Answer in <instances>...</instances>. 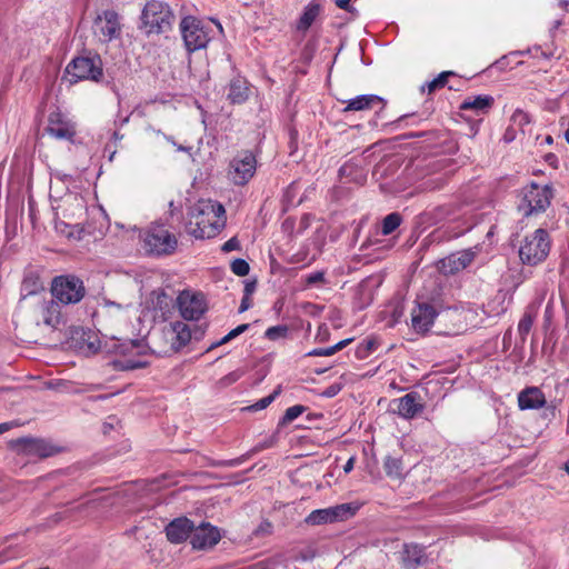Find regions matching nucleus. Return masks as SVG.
Wrapping results in <instances>:
<instances>
[{"mask_svg":"<svg viewBox=\"0 0 569 569\" xmlns=\"http://www.w3.org/2000/svg\"><path fill=\"white\" fill-rule=\"evenodd\" d=\"M248 328H249L248 323H243V325L238 326L237 328L232 329L228 335H226L223 338H221L219 341L211 343L208 347L207 351H210V350H212V349H214V348H217L219 346H222V345L229 342L233 338H236L239 335L243 333Z\"/></svg>","mask_w":569,"mask_h":569,"instance_id":"obj_35","label":"nucleus"},{"mask_svg":"<svg viewBox=\"0 0 569 569\" xmlns=\"http://www.w3.org/2000/svg\"><path fill=\"white\" fill-rule=\"evenodd\" d=\"M546 402V397L538 387H527L518 393V406L521 410L539 409Z\"/></svg>","mask_w":569,"mask_h":569,"instance_id":"obj_21","label":"nucleus"},{"mask_svg":"<svg viewBox=\"0 0 569 569\" xmlns=\"http://www.w3.org/2000/svg\"><path fill=\"white\" fill-rule=\"evenodd\" d=\"M51 293L60 303L76 305L86 296V287L76 276H58L51 282Z\"/></svg>","mask_w":569,"mask_h":569,"instance_id":"obj_5","label":"nucleus"},{"mask_svg":"<svg viewBox=\"0 0 569 569\" xmlns=\"http://www.w3.org/2000/svg\"><path fill=\"white\" fill-rule=\"evenodd\" d=\"M382 101L383 100L376 94H361L356 98L342 101L346 103L342 112L370 110L373 107L381 104Z\"/></svg>","mask_w":569,"mask_h":569,"instance_id":"obj_24","label":"nucleus"},{"mask_svg":"<svg viewBox=\"0 0 569 569\" xmlns=\"http://www.w3.org/2000/svg\"><path fill=\"white\" fill-rule=\"evenodd\" d=\"M180 30L188 51L192 52L207 46L208 34L194 17H184L180 22Z\"/></svg>","mask_w":569,"mask_h":569,"instance_id":"obj_11","label":"nucleus"},{"mask_svg":"<svg viewBox=\"0 0 569 569\" xmlns=\"http://www.w3.org/2000/svg\"><path fill=\"white\" fill-rule=\"evenodd\" d=\"M22 299L32 297L33 302L37 301V297H44V288L37 277L28 276L22 281Z\"/></svg>","mask_w":569,"mask_h":569,"instance_id":"obj_26","label":"nucleus"},{"mask_svg":"<svg viewBox=\"0 0 569 569\" xmlns=\"http://www.w3.org/2000/svg\"><path fill=\"white\" fill-rule=\"evenodd\" d=\"M249 88L247 81L241 77H236L230 81L228 99L232 103H242L248 99Z\"/></svg>","mask_w":569,"mask_h":569,"instance_id":"obj_25","label":"nucleus"},{"mask_svg":"<svg viewBox=\"0 0 569 569\" xmlns=\"http://www.w3.org/2000/svg\"><path fill=\"white\" fill-rule=\"evenodd\" d=\"M126 308L127 306L106 300L99 311V316L103 318L120 317L124 313Z\"/></svg>","mask_w":569,"mask_h":569,"instance_id":"obj_31","label":"nucleus"},{"mask_svg":"<svg viewBox=\"0 0 569 569\" xmlns=\"http://www.w3.org/2000/svg\"><path fill=\"white\" fill-rule=\"evenodd\" d=\"M566 470L569 473V463L566 465Z\"/></svg>","mask_w":569,"mask_h":569,"instance_id":"obj_57","label":"nucleus"},{"mask_svg":"<svg viewBox=\"0 0 569 569\" xmlns=\"http://www.w3.org/2000/svg\"><path fill=\"white\" fill-rule=\"evenodd\" d=\"M221 249L224 252H231L233 250H238V249H240V242L236 237H233V238L229 239L227 242H224Z\"/></svg>","mask_w":569,"mask_h":569,"instance_id":"obj_44","label":"nucleus"},{"mask_svg":"<svg viewBox=\"0 0 569 569\" xmlns=\"http://www.w3.org/2000/svg\"><path fill=\"white\" fill-rule=\"evenodd\" d=\"M173 19L169 6L158 0L147 2L141 13L142 27L148 34L169 31Z\"/></svg>","mask_w":569,"mask_h":569,"instance_id":"obj_3","label":"nucleus"},{"mask_svg":"<svg viewBox=\"0 0 569 569\" xmlns=\"http://www.w3.org/2000/svg\"><path fill=\"white\" fill-rule=\"evenodd\" d=\"M395 410L403 418L411 419L420 415L423 410V403L417 392H409L395 400Z\"/></svg>","mask_w":569,"mask_h":569,"instance_id":"obj_20","label":"nucleus"},{"mask_svg":"<svg viewBox=\"0 0 569 569\" xmlns=\"http://www.w3.org/2000/svg\"><path fill=\"white\" fill-rule=\"evenodd\" d=\"M550 249L551 239L548 231L539 228L522 239L519 258L523 264L537 266L547 259Z\"/></svg>","mask_w":569,"mask_h":569,"instance_id":"obj_2","label":"nucleus"},{"mask_svg":"<svg viewBox=\"0 0 569 569\" xmlns=\"http://www.w3.org/2000/svg\"><path fill=\"white\" fill-rule=\"evenodd\" d=\"M320 12V6L318 3H310L302 13L299 23L298 29L300 30H307L312 22L316 20Z\"/></svg>","mask_w":569,"mask_h":569,"instance_id":"obj_28","label":"nucleus"},{"mask_svg":"<svg viewBox=\"0 0 569 569\" xmlns=\"http://www.w3.org/2000/svg\"><path fill=\"white\" fill-rule=\"evenodd\" d=\"M187 231L197 239H210L226 227L223 206L211 199H200L190 210Z\"/></svg>","mask_w":569,"mask_h":569,"instance_id":"obj_1","label":"nucleus"},{"mask_svg":"<svg viewBox=\"0 0 569 569\" xmlns=\"http://www.w3.org/2000/svg\"><path fill=\"white\" fill-rule=\"evenodd\" d=\"M533 325V316L527 311L523 317L520 319L518 325V332L521 336L522 341L526 340V337L530 332Z\"/></svg>","mask_w":569,"mask_h":569,"instance_id":"obj_36","label":"nucleus"},{"mask_svg":"<svg viewBox=\"0 0 569 569\" xmlns=\"http://www.w3.org/2000/svg\"><path fill=\"white\" fill-rule=\"evenodd\" d=\"M341 390V386L340 385H331L329 386L325 391H323V395L326 397H335L339 391Z\"/></svg>","mask_w":569,"mask_h":569,"instance_id":"obj_45","label":"nucleus"},{"mask_svg":"<svg viewBox=\"0 0 569 569\" xmlns=\"http://www.w3.org/2000/svg\"><path fill=\"white\" fill-rule=\"evenodd\" d=\"M401 559L405 569H418L428 560L425 548L417 543H406Z\"/></svg>","mask_w":569,"mask_h":569,"instance_id":"obj_22","label":"nucleus"},{"mask_svg":"<svg viewBox=\"0 0 569 569\" xmlns=\"http://www.w3.org/2000/svg\"><path fill=\"white\" fill-rule=\"evenodd\" d=\"M144 249L151 254H170L177 248V238L163 226L150 227L143 237Z\"/></svg>","mask_w":569,"mask_h":569,"instance_id":"obj_7","label":"nucleus"},{"mask_svg":"<svg viewBox=\"0 0 569 569\" xmlns=\"http://www.w3.org/2000/svg\"><path fill=\"white\" fill-rule=\"evenodd\" d=\"M289 328L284 325L270 327L266 330L264 336L269 340H277L287 337Z\"/></svg>","mask_w":569,"mask_h":569,"instance_id":"obj_38","label":"nucleus"},{"mask_svg":"<svg viewBox=\"0 0 569 569\" xmlns=\"http://www.w3.org/2000/svg\"><path fill=\"white\" fill-rule=\"evenodd\" d=\"M356 508L350 503H341L325 509H317L311 511L307 518L306 523L310 526H319L343 521L353 516Z\"/></svg>","mask_w":569,"mask_h":569,"instance_id":"obj_10","label":"nucleus"},{"mask_svg":"<svg viewBox=\"0 0 569 569\" xmlns=\"http://www.w3.org/2000/svg\"><path fill=\"white\" fill-rule=\"evenodd\" d=\"M179 310L183 319L198 320L206 311V302L201 295L182 292L178 298Z\"/></svg>","mask_w":569,"mask_h":569,"instance_id":"obj_14","label":"nucleus"},{"mask_svg":"<svg viewBox=\"0 0 569 569\" xmlns=\"http://www.w3.org/2000/svg\"><path fill=\"white\" fill-rule=\"evenodd\" d=\"M4 430H6V429H0V433H1L2 431H4Z\"/></svg>","mask_w":569,"mask_h":569,"instance_id":"obj_58","label":"nucleus"},{"mask_svg":"<svg viewBox=\"0 0 569 569\" xmlns=\"http://www.w3.org/2000/svg\"><path fill=\"white\" fill-rule=\"evenodd\" d=\"M94 31L103 42H109L120 34L119 14L114 10H104L94 19Z\"/></svg>","mask_w":569,"mask_h":569,"instance_id":"obj_13","label":"nucleus"},{"mask_svg":"<svg viewBox=\"0 0 569 569\" xmlns=\"http://www.w3.org/2000/svg\"><path fill=\"white\" fill-rule=\"evenodd\" d=\"M383 468L388 477L392 479L402 478V462L400 459L393 457H386L383 461Z\"/></svg>","mask_w":569,"mask_h":569,"instance_id":"obj_30","label":"nucleus"},{"mask_svg":"<svg viewBox=\"0 0 569 569\" xmlns=\"http://www.w3.org/2000/svg\"><path fill=\"white\" fill-rule=\"evenodd\" d=\"M46 131L56 139L73 141L77 127L67 116L60 111H54L49 114Z\"/></svg>","mask_w":569,"mask_h":569,"instance_id":"obj_12","label":"nucleus"},{"mask_svg":"<svg viewBox=\"0 0 569 569\" xmlns=\"http://www.w3.org/2000/svg\"><path fill=\"white\" fill-rule=\"evenodd\" d=\"M251 305H252L251 297L243 296L240 307H239V312L241 313V312L247 311L251 307Z\"/></svg>","mask_w":569,"mask_h":569,"instance_id":"obj_46","label":"nucleus"},{"mask_svg":"<svg viewBox=\"0 0 569 569\" xmlns=\"http://www.w3.org/2000/svg\"><path fill=\"white\" fill-rule=\"evenodd\" d=\"M475 249H466L452 253L440 261V269L445 273H456L467 268L476 258Z\"/></svg>","mask_w":569,"mask_h":569,"instance_id":"obj_18","label":"nucleus"},{"mask_svg":"<svg viewBox=\"0 0 569 569\" xmlns=\"http://www.w3.org/2000/svg\"><path fill=\"white\" fill-rule=\"evenodd\" d=\"M402 218L398 212H392L386 216L382 220L381 232L383 236L392 233L401 223Z\"/></svg>","mask_w":569,"mask_h":569,"instance_id":"obj_32","label":"nucleus"},{"mask_svg":"<svg viewBox=\"0 0 569 569\" xmlns=\"http://www.w3.org/2000/svg\"><path fill=\"white\" fill-rule=\"evenodd\" d=\"M148 365L146 360H142L140 358H133L129 357L123 360H116L114 366L121 370H133L143 368Z\"/></svg>","mask_w":569,"mask_h":569,"instance_id":"obj_34","label":"nucleus"},{"mask_svg":"<svg viewBox=\"0 0 569 569\" xmlns=\"http://www.w3.org/2000/svg\"><path fill=\"white\" fill-rule=\"evenodd\" d=\"M177 149L179 151H186V152H189L191 150V148H188V147H183V146H178Z\"/></svg>","mask_w":569,"mask_h":569,"instance_id":"obj_52","label":"nucleus"},{"mask_svg":"<svg viewBox=\"0 0 569 569\" xmlns=\"http://www.w3.org/2000/svg\"><path fill=\"white\" fill-rule=\"evenodd\" d=\"M306 411V407L302 405H296L288 408L280 420V425L291 423L295 419H297L301 413Z\"/></svg>","mask_w":569,"mask_h":569,"instance_id":"obj_37","label":"nucleus"},{"mask_svg":"<svg viewBox=\"0 0 569 569\" xmlns=\"http://www.w3.org/2000/svg\"><path fill=\"white\" fill-rule=\"evenodd\" d=\"M278 393H279V391L276 390L273 393L260 399L259 401H257L254 405H252L248 409L258 411V410H262V409L267 408L269 405H271V402L274 400V398L278 396Z\"/></svg>","mask_w":569,"mask_h":569,"instance_id":"obj_41","label":"nucleus"},{"mask_svg":"<svg viewBox=\"0 0 569 569\" xmlns=\"http://www.w3.org/2000/svg\"><path fill=\"white\" fill-rule=\"evenodd\" d=\"M257 160L251 151L239 152L229 163L228 178L237 186H244L254 176Z\"/></svg>","mask_w":569,"mask_h":569,"instance_id":"obj_9","label":"nucleus"},{"mask_svg":"<svg viewBox=\"0 0 569 569\" xmlns=\"http://www.w3.org/2000/svg\"><path fill=\"white\" fill-rule=\"evenodd\" d=\"M10 445L18 453L41 459L52 457L63 450V447L40 438H19L11 441Z\"/></svg>","mask_w":569,"mask_h":569,"instance_id":"obj_8","label":"nucleus"},{"mask_svg":"<svg viewBox=\"0 0 569 569\" xmlns=\"http://www.w3.org/2000/svg\"><path fill=\"white\" fill-rule=\"evenodd\" d=\"M249 263L243 259H234L231 262V271L237 276H247L249 273Z\"/></svg>","mask_w":569,"mask_h":569,"instance_id":"obj_39","label":"nucleus"},{"mask_svg":"<svg viewBox=\"0 0 569 569\" xmlns=\"http://www.w3.org/2000/svg\"><path fill=\"white\" fill-rule=\"evenodd\" d=\"M220 538V532L216 527L209 523H202L193 528L190 543L193 549H210L219 542Z\"/></svg>","mask_w":569,"mask_h":569,"instance_id":"obj_15","label":"nucleus"},{"mask_svg":"<svg viewBox=\"0 0 569 569\" xmlns=\"http://www.w3.org/2000/svg\"><path fill=\"white\" fill-rule=\"evenodd\" d=\"M243 372L241 370H234L230 373H228L227 376H224L223 378H221L219 380V385L221 387H228L234 382H237L241 377H242Z\"/></svg>","mask_w":569,"mask_h":569,"instance_id":"obj_42","label":"nucleus"},{"mask_svg":"<svg viewBox=\"0 0 569 569\" xmlns=\"http://www.w3.org/2000/svg\"><path fill=\"white\" fill-rule=\"evenodd\" d=\"M546 142H547V143H549V144H550V143H552V138H551L550 136H548V137L546 138Z\"/></svg>","mask_w":569,"mask_h":569,"instance_id":"obj_53","label":"nucleus"},{"mask_svg":"<svg viewBox=\"0 0 569 569\" xmlns=\"http://www.w3.org/2000/svg\"><path fill=\"white\" fill-rule=\"evenodd\" d=\"M355 462H356V458L355 457H350L348 459V461L346 462V465L343 467V470H345L346 473H349L353 469Z\"/></svg>","mask_w":569,"mask_h":569,"instance_id":"obj_49","label":"nucleus"},{"mask_svg":"<svg viewBox=\"0 0 569 569\" xmlns=\"http://www.w3.org/2000/svg\"><path fill=\"white\" fill-rule=\"evenodd\" d=\"M0 427H12V426L8 422H3V423H0Z\"/></svg>","mask_w":569,"mask_h":569,"instance_id":"obj_55","label":"nucleus"},{"mask_svg":"<svg viewBox=\"0 0 569 569\" xmlns=\"http://www.w3.org/2000/svg\"><path fill=\"white\" fill-rule=\"evenodd\" d=\"M70 82L80 80L100 81L103 77L102 60L98 54L74 58L66 68Z\"/></svg>","mask_w":569,"mask_h":569,"instance_id":"obj_6","label":"nucleus"},{"mask_svg":"<svg viewBox=\"0 0 569 569\" xmlns=\"http://www.w3.org/2000/svg\"><path fill=\"white\" fill-rule=\"evenodd\" d=\"M325 273L322 271H316L306 277L307 286H317L319 283H323Z\"/></svg>","mask_w":569,"mask_h":569,"instance_id":"obj_43","label":"nucleus"},{"mask_svg":"<svg viewBox=\"0 0 569 569\" xmlns=\"http://www.w3.org/2000/svg\"><path fill=\"white\" fill-rule=\"evenodd\" d=\"M351 341H352V339H345L331 347L312 349L311 351H309L307 353V356L308 357H330V356H333L336 352L346 348Z\"/></svg>","mask_w":569,"mask_h":569,"instance_id":"obj_29","label":"nucleus"},{"mask_svg":"<svg viewBox=\"0 0 569 569\" xmlns=\"http://www.w3.org/2000/svg\"><path fill=\"white\" fill-rule=\"evenodd\" d=\"M256 290V281H248L244 284L243 296L251 297Z\"/></svg>","mask_w":569,"mask_h":569,"instance_id":"obj_47","label":"nucleus"},{"mask_svg":"<svg viewBox=\"0 0 569 569\" xmlns=\"http://www.w3.org/2000/svg\"><path fill=\"white\" fill-rule=\"evenodd\" d=\"M452 74H453V72H451V71L441 72L437 78L429 81L426 86H422L421 91L425 92L426 87H427L429 93L435 92L436 90L445 87L448 81V78L451 77Z\"/></svg>","mask_w":569,"mask_h":569,"instance_id":"obj_33","label":"nucleus"},{"mask_svg":"<svg viewBox=\"0 0 569 569\" xmlns=\"http://www.w3.org/2000/svg\"><path fill=\"white\" fill-rule=\"evenodd\" d=\"M511 122L512 124L519 128H523L526 124L530 122V118L528 113L520 109H517L511 116Z\"/></svg>","mask_w":569,"mask_h":569,"instance_id":"obj_40","label":"nucleus"},{"mask_svg":"<svg viewBox=\"0 0 569 569\" xmlns=\"http://www.w3.org/2000/svg\"><path fill=\"white\" fill-rule=\"evenodd\" d=\"M437 316L435 307L430 303L422 302L411 310V327L418 333L427 332L433 323Z\"/></svg>","mask_w":569,"mask_h":569,"instance_id":"obj_16","label":"nucleus"},{"mask_svg":"<svg viewBox=\"0 0 569 569\" xmlns=\"http://www.w3.org/2000/svg\"><path fill=\"white\" fill-rule=\"evenodd\" d=\"M254 569H272V568H270V567H268V566H259V567H257V568H254Z\"/></svg>","mask_w":569,"mask_h":569,"instance_id":"obj_54","label":"nucleus"},{"mask_svg":"<svg viewBox=\"0 0 569 569\" xmlns=\"http://www.w3.org/2000/svg\"><path fill=\"white\" fill-rule=\"evenodd\" d=\"M166 139H167L169 142H171L172 144H176V142L171 139V137H167V136H166Z\"/></svg>","mask_w":569,"mask_h":569,"instance_id":"obj_56","label":"nucleus"},{"mask_svg":"<svg viewBox=\"0 0 569 569\" xmlns=\"http://www.w3.org/2000/svg\"><path fill=\"white\" fill-rule=\"evenodd\" d=\"M350 1L351 0H335V3L338 8L342 9V10L352 11Z\"/></svg>","mask_w":569,"mask_h":569,"instance_id":"obj_48","label":"nucleus"},{"mask_svg":"<svg viewBox=\"0 0 569 569\" xmlns=\"http://www.w3.org/2000/svg\"><path fill=\"white\" fill-rule=\"evenodd\" d=\"M495 99L489 94L467 97L460 104V110H471L477 116L487 114L492 108Z\"/></svg>","mask_w":569,"mask_h":569,"instance_id":"obj_23","label":"nucleus"},{"mask_svg":"<svg viewBox=\"0 0 569 569\" xmlns=\"http://www.w3.org/2000/svg\"><path fill=\"white\" fill-rule=\"evenodd\" d=\"M503 139L506 141H512L515 139V136H513V133L511 132L510 129H507V131H506V133L503 136Z\"/></svg>","mask_w":569,"mask_h":569,"instance_id":"obj_50","label":"nucleus"},{"mask_svg":"<svg viewBox=\"0 0 569 569\" xmlns=\"http://www.w3.org/2000/svg\"><path fill=\"white\" fill-rule=\"evenodd\" d=\"M37 311L39 312L42 322L50 328H58L61 323V310L60 306L52 298L47 299L44 297H37V301L33 302Z\"/></svg>","mask_w":569,"mask_h":569,"instance_id":"obj_17","label":"nucleus"},{"mask_svg":"<svg viewBox=\"0 0 569 569\" xmlns=\"http://www.w3.org/2000/svg\"><path fill=\"white\" fill-rule=\"evenodd\" d=\"M349 169H350V168H349L348 166H343V167H341V168H340L339 173H340L341 176H343V174H346V173H347V171H348Z\"/></svg>","mask_w":569,"mask_h":569,"instance_id":"obj_51","label":"nucleus"},{"mask_svg":"<svg viewBox=\"0 0 569 569\" xmlns=\"http://www.w3.org/2000/svg\"><path fill=\"white\" fill-rule=\"evenodd\" d=\"M552 197L551 187L531 183L523 189L518 209L525 217L541 213L550 206Z\"/></svg>","mask_w":569,"mask_h":569,"instance_id":"obj_4","label":"nucleus"},{"mask_svg":"<svg viewBox=\"0 0 569 569\" xmlns=\"http://www.w3.org/2000/svg\"><path fill=\"white\" fill-rule=\"evenodd\" d=\"M172 330L176 333V341L178 348L184 347L191 339V331L188 325L177 321L172 325Z\"/></svg>","mask_w":569,"mask_h":569,"instance_id":"obj_27","label":"nucleus"},{"mask_svg":"<svg viewBox=\"0 0 569 569\" xmlns=\"http://www.w3.org/2000/svg\"><path fill=\"white\" fill-rule=\"evenodd\" d=\"M193 528L194 525L191 520H189L186 517H180L173 519L166 527V535L170 542L180 543L184 541L187 538H191Z\"/></svg>","mask_w":569,"mask_h":569,"instance_id":"obj_19","label":"nucleus"}]
</instances>
